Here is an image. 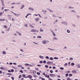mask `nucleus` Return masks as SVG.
<instances>
[{"instance_id": "338daca9", "label": "nucleus", "mask_w": 80, "mask_h": 80, "mask_svg": "<svg viewBox=\"0 0 80 80\" xmlns=\"http://www.w3.org/2000/svg\"><path fill=\"white\" fill-rule=\"evenodd\" d=\"M50 73H53V71L52 70H51L50 71Z\"/></svg>"}, {"instance_id": "e433bc0d", "label": "nucleus", "mask_w": 80, "mask_h": 80, "mask_svg": "<svg viewBox=\"0 0 80 80\" xmlns=\"http://www.w3.org/2000/svg\"><path fill=\"white\" fill-rule=\"evenodd\" d=\"M60 69L63 70H64V68H63L61 67L60 68Z\"/></svg>"}, {"instance_id": "2eb2a0df", "label": "nucleus", "mask_w": 80, "mask_h": 80, "mask_svg": "<svg viewBox=\"0 0 80 80\" xmlns=\"http://www.w3.org/2000/svg\"><path fill=\"white\" fill-rule=\"evenodd\" d=\"M48 49L49 50H52V51H55V49H52L49 48H48Z\"/></svg>"}, {"instance_id": "6e6552de", "label": "nucleus", "mask_w": 80, "mask_h": 80, "mask_svg": "<svg viewBox=\"0 0 80 80\" xmlns=\"http://www.w3.org/2000/svg\"><path fill=\"white\" fill-rule=\"evenodd\" d=\"M28 78H32V76L30 75H29L27 76Z\"/></svg>"}, {"instance_id": "79ce46f5", "label": "nucleus", "mask_w": 80, "mask_h": 80, "mask_svg": "<svg viewBox=\"0 0 80 80\" xmlns=\"http://www.w3.org/2000/svg\"><path fill=\"white\" fill-rule=\"evenodd\" d=\"M71 65L72 66H73V65H75V63H74L73 62H72V63H71Z\"/></svg>"}, {"instance_id": "de8ad7c7", "label": "nucleus", "mask_w": 80, "mask_h": 80, "mask_svg": "<svg viewBox=\"0 0 80 80\" xmlns=\"http://www.w3.org/2000/svg\"><path fill=\"white\" fill-rule=\"evenodd\" d=\"M37 75H40V72H37Z\"/></svg>"}, {"instance_id": "a878e982", "label": "nucleus", "mask_w": 80, "mask_h": 80, "mask_svg": "<svg viewBox=\"0 0 80 80\" xmlns=\"http://www.w3.org/2000/svg\"><path fill=\"white\" fill-rule=\"evenodd\" d=\"M36 73H37V71H34L33 73V74H36Z\"/></svg>"}, {"instance_id": "6ab92c4d", "label": "nucleus", "mask_w": 80, "mask_h": 80, "mask_svg": "<svg viewBox=\"0 0 80 80\" xmlns=\"http://www.w3.org/2000/svg\"><path fill=\"white\" fill-rule=\"evenodd\" d=\"M71 12H73V13H76V12H75V11H74V10H71Z\"/></svg>"}, {"instance_id": "c9c22d12", "label": "nucleus", "mask_w": 80, "mask_h": 80, "mask_svg": "<svg viewBox=\"0 0 80 80\" xmlns=\"http://www.w3.org/2000/svg\"><path fill=\"white\" fill-rule=\"evenodd\" d=\"M18 67H22V65H18Z\"/></svg>"}, {"instance_id": "f8f14e48", "label": "nucleus", "mask_w": 80, "mask_h": 80, "mask_svg": "<svg viewBox=\"0 0 80 80\" xmlns=\"http://www.w3.org/2000/svg\"><path fill=\"white\" fill-rule=\"evenodd\" d=\"M47 64H48V65H51V64H52V62L50 61L48 62H47Z\"/></svg>"}, {"instance_id": "423d86ee", "label": "nucleus", "mask_w": 80, "mask_h": 80, "mask_svg": "<svg viewBox=\"0 0 80 80\" xmlns=\"http://www.w3.org/2000/svg\"><path fill=\"white\" fill-rule=\"evenodd\" d=\"M50 75L51 77H55V74H50Z\"/></svg>"}, {"instance_id": "a211bd4d", "label": "nucleus", "mask_w": 80, "mask_h": 80, "mask_svg": "<svg viewBox=\"0 0 80 80\" xmlns=\"http://www.w3.org/2000/svg\"><path fill=\"white\" fill-rule=\"evenodd\" d=\"M72 72L73 73H77V71L75 70H73L72 71Z\"/></svg>"}, {"instance_id": "2f4dec72", "label": "nucleus", "mask_w": 80, "mask_h": 80, "mask_svg": "<svg viewBox=\"0 0 80 80\" xmlns=\"http://www.w3.org/2000/svg\"><path fill=\"white\" fill-rule=\"evenodd\" d=\"M63 49H67V47L66 46H65L64 48H63Z\"/></svg>"}, {"instance_id": "a19ab883", "label": "nucleus", "mask_w": 80, "mask_h": 80, "mask_svg": "<svg viewBox=\"0 0 80 80\" xmlns=\"http://www.w3.org/2000/svg\"><path fill=\"white\" fill-rule=\"evenodd\" d=\"M67 63H66L64 64V67H67Z\"/></svg>"}, {"instance_id": "09e8293b", "label": "nucleus", "mask_w": 80, "mask_h": 80, "mask_svg": "<svg viewBox=\"0 0 80 80\" xmlns=\"http://www.w3.org/2000/svg\"><path fill=\"white\" fill-rule=\"evenodd\" d=\"M32 15V14L30 13H29L28 14H27V16H28V15Z\"/></svg>"}, {"instance_id": "f704fd0d", "label": "nucleus", "mask_w": 80, "mask_h": 80, "mask_svg": "<svg viewBox=\"0 0 80 80\" xmlns=\"http://www.w3.org/2000/svg\"><path fill=\"white\" fill-rule=\"evenodd\" d=\"M7 74L8 75H10L11 76H12V74L11 73H8Z\"/></svg>"}, {"instance_id": "7c9ffc66", "label": "nucleus", "mask_w": 80, "mask_h": 80, "mask_svg": "<svg viewBox=\"0 0 80 80\" xmlns=\"http://www.w3.org/2000/svg\"><path fill=\"white\" fill-rule=\"evenodd\" d=\"M37 38H42V36H38L37 37Z\"/></svg>"}, {"instance_id": "13d9d810", "label": "nucleus", "mask_w": 80, "mask_h": 80, "mask_svg": "<svg viewBox=\"0 0 80 80\" xmlns=\"http://www.w3.org/2000/svg\"><path fill=\"white\" fill-rule=\"evenodd\" d=\"M30 73H33V71L32 70H29Z\"/></svg>"}, {"instance_id": "c03bdc74", "label": "nucleus", "mask_w": 80, "mask_h": 80, "mask_svg": "<svg viewBox=\"0 0 80 80\" xmlns=\"http://www.w3.org/2000/svg\"><path fill=\"white\" fill-rule=\"evenodd\" d=\"M67 80H71V79H70V78H69V77L67 78Z\"/></svg>"}, {"instance_id": "864d4df0", "label": "nucleus", "mask_w": 80, "mask_h": 80, "mask_svg": "<svg viewBox=\"0 0 80 80\" xmlns=\"http://www.w3.org/2000/svg\"><path fill=\"white\" fill-rule=\"evenodd\" d=\"M22 76V75H20L19 76V78H21Z\"/></svg>"}, {"instance_id": "b1692460", "label": "nucleus", "mask_w": 80, "mask_h": 80, "mask_svg": "<svg viewBox=\"0 0 80 80\" xmlns=\"http://www.w3.org/2000/svg\"><path fill=\"white\" fill-rule=\"evenodd\" d=\"M52 33H53V37H56V34H55V32H53Z\"/></svg>"}, {"instance_id": "9b49d317", "label": "nucleus", "mask_w": 80, "mask_h": 80, "mask_svg": "<svg viewBox=\"0 0 80 80\" xmlns=\"http://www.w3.org/2000/svg\"><path fill=\"white\" fill-rule=\"evenodd\" d=\"M39 57L40 58H41V59H43L44 58L43 56H42L41 55H39Z\"/></svg>"}, {"instance_id": "4c0bfd02", "label": "nucleus", "mask_w": 80, "mask_h": 80, "mask_svg": "<svg viewBox=\"0 0 80 80\" xmlns=\"http://www.w3.org/2000/svg\"><path fill=\"white\" fill-rule=\"evenodd\" d=\"M12 22H15V18H12Z\"/></svg>"}, {"instance_id": "e2e57ef3", "label": "nucleus", "mask_w": 80, "mask_h": 80, "mask_svg": "<svg viewBox=\"0 0 80 80\" xmlns=\"http://www.w3.org/2000/svg\"><path fill=\"white\" fill-rule=\"evenodd\" d=\"M46 58H47V59H48V58H49V57H48V56H46Z\"/></svg>"}, {"instance_id": "1a4fd4ad", "label": "nucleus", "mask_w": 80, "mask_h": 80, "mask_svg": "<svg viewBox=\"0 0 80 80\" xmlns=\"http://www.w3.org/2000/svg\"><path fill=\"white\" fill-rule=\"evenodd\" d=\"M35 29H32L31 30V32H35Z\"/></svg>"}, {"instance_id": "bf43d9fd", "label": "nucleus", "mask_w": 80, "mask_h": 80, "mask_svg": "<svg viewBox=\"0 0 80 80\" xmlns=\"http://www.w3.org/2000/svg\"><path fill=\"white\" fill-rule=\"evenodd\" d=\"M45 67H46V68H48V66L46 65H45Z\"/></svg>"}, {"instance_id": "72a5a7b5", "label": "nucleus", "mask_w": 80, "mask_h": 80, "mask_svg": "<svg viewBox=\"0 0 80 80\" xmlns=\"http://www.w3.org/2000/svg\"><path fill=\"white\" fill-rule=\"evenodd\" d=\"M19 55L20 56H22V55L23 57H25V55H24V54H22L20 53L19 54Z\"/></svg>"}, {"instance_id": "8fccbe9b", "label": "nucleus", "mask_w": 80, "mask_h": 80, "mask_svg": "<svg viewBox=\"0 0 80 80\" xmlns=\"http://www.w3.org/2000/svg\"><path fill=\"white\" fill-rule=\"evenodd\" d=\"M20 72L21 73H23V71L21 70L20 71Z\"/></svg>"}, {"instance_id": "5701e85b", "label": "nucleus", "mask_w": 80, "mask_h": 80, "mask_svg": "<svg viewBox=\"0 0 80 80\" xmlns=\"http://www.w3.org/2000/svg\"><path fill=\"white\" fill-rule=\"evenodd\" d=\"M29 27H31L32 28H34V27H33V26L32 25V24H30L29 25Z\"/></svg>"}, {"instance_id": "bb28decb", "label": "nucleus", "mask_w": 80, "mask_h": 80, "mask_svg": "<svg viewBox=\"0 0 80 80\" xmlns=\"http://www.w3.org/2000/svg\"><path fill=\"white\" fill-rule=\"evenodd\" d=\"M1 70H5V68H4V67H1Z\"/></svg>"}, {"instance_id": "f3484780", "label": "nucleus", "mask_w": 80, "mask_h": 80, "mask_svg": "<svg viewBox=\"0 0 80 80\" xmlns=\"http://www.w3.org/2000/svg\"><path fill=\"white\" fill-rule=\"evenodd\" d=\"M0 22H5V19H0Z\"/></svg>"}, {"instance_id": "5fc2aeb1", "label": "nucleus", "mask_w": 80, "mask_h": 80, "mask_svg": "<svg viewBox=\"0 0 80 80\" xmlns=\"http://www.w3.org/2000/svg\"><path fill=\"white\" fill-rule=\"evenodd\" d=\"M69 77H72V74H70L69 75Z\"/></svg>"}, {"instance_id": "052dcab7", "label": "nucleus", "mask_w": 80, "mask_h": 80, "mask_svg": "<svg viewBox=\"0 0 80 80\" xmlns=\"http://www.w3.org/2000/svg\"><path fill=\"white\" fill-rule=\"evenodd\" d=\"M49 10L50 12H53V11L52 10L49 9Z\"/></svg>"}, {"instance_id": "37998d69", "label": "nucleus", "mask_w": 80, "mask_h": 80, "mask_svg": "<svg viewBox=\"0 0 80 80\" xmlns=\"http://www.w3.org/2000/svg\"><path fill=\"white\" fill-rule=\"evenodd\" d=\"M33 44H35V45H38V43H37L35 42H33Z\"/></svg>"}, {"instance_id": "7ed1b4c3", "label": "nucleus", "mask_w": 80, "mask_h": 80, "mask_svg": "<svg viewBox=\"0 0 80 80\" xmlns=\"http://www.w3.org/2000/svg\"><path fill=\"white\" fill-rule=\"evenodd\" d=\"M2 6H4V2H3V0H0Z\"/></svg>"}, {"instance_id": "cd10ccee", "label": "nucleus", "mask_w": 80, "mask_h": 80, "mask_svg": "<svg viewBox=\"0 0 80 80\" xmlns=\"http://www.w3.org/2000/svg\"><path fill=\"white\" fill-rule=\"evenodd\" d=\"M3 27H4V28H8L7 26L6 25L4 26Z\"/></svg>"}, {"instance_id": "4d7b16f0", "label": "nucleus", "mask_w": 80, "mask_h": 80, "mask_svg": "<svg viewBox=\"0 0 80 80\" xmlns=\"http://www.w3.org/2000/svg\"><path fill=\"white\" fill-rule=\"evenodd\" d=\"M68 8H69V9H72V8H72L71 7H68Z\"/></svg>"}, {"instance_id": "aec40b11", "label": "nucleus", "mask_w": 80, "mask_h": 80, "mask_svg": "<svg viewBox=\"0 0 80 80\" xmlns=\"http://www.w3.org/2000/svg\"><path fill=\"white\" fill-rule=\"evenodd\" d=\"M5 12H7V11H10V9H4Z\"/></svg>"}, {"instance_id": "dca6fc26", "label": "nucleus", "mask_w": 80, "mask_h": 80, "mask_svg": "<svg viewBox=\"0 0 80 80\" xmlns=\"http://www.w3.org/2000/svg\"><path fill=\"white\" fill-rule=\"evenodd\" d=\"M29 10H32V11H33V10H34V9H33V8H29Z\"/></svg>"}, {"instance_id": "0e129e2a", "label": "nucleus", "mask_w": 80, "mask_h": 80, "mask_svg": "<svg viewBox=\"0 0 80 80\" xmlns=\"http://www.w3.org/2000/svg\"><path fill=\"white\" fill-rule=\"evenodd\" d=\"M11 72H14V70L13 69H12L11 70Z\"/></svg>"}, {"instance_id": "680f3d73", "label": "nucleus", "mask_w": 80, "mask_h": 80, "mask_svg": "<svg viewBox=\"0 0 80 80\" xmlns=\"http://www.w3.org/2000/svg\"><path fill=\"white\" fill-rule=\"evenodd\" d=\"M28 65H29V64H28V63H25V65L26 66H28Z\"/></svg>"}, {"instance_id": "6e6d98bb", "label": "nucleus", "mask_w": 80, "mask_h": 80, "mask_svg": "<svg viewBox=\"0 0 80 80\" xmlns=\"http://www.w3.org/2000/svg\"><path fill=\"white\" fill-rule=\"evenodd\" d=\"M7 31H8V32H9V31H10V28L7 30Z\"/></svg>"}, {"instance_id": "58836bf2", "label": "nucleus", "mask_w": 80, "mask_h": 80, "mask_svg": "<svg viewBox=\"0 0 80 80\" xmlns=\"http://www.w3.org/2000/svg\"><path fill=\"white\" fill-rule=\"evenodd\" d=\"M20 51H21V52H24L23 50L22 49H20Z\"/></svg>"}, {"instance_id": "49530a36", "label": "nucleus", "mask_w": 80, "mask_h": 80, "mask_svg": "<svg viewBox=\"0 0 80 80\" xmlns=\"http://www.w3.org/2000/svg\"><path fill=\"white\" fill-rule=\"evenodd\" d=\"M24 27H28V25L25 24L24 25Z\"/></svg>"}, {"instance_id": "20e7f679", "label": "nucleus", "mask_w": 80, "mask_h": 80, "mask_svg": "<svg viewBox=\"0 0 80 80\" xmlns=\"http://www.w3.org/2000/svg\"><path fill=\"white\" fill-rule=\"evenodd\" d=\"M42 42L43 44H46V43H47V41H46L45 40L42 41Z\"/></svg>"}, {"instance_id": "0eeeda50", "label": "nucleus", "mask_w": 80, "mask_h": 80, "mask_svg": "<svg viewBox=\"0 0 80 80\" xmlns=\"http://www.w3.org/2000/svg\"><path fill=\"white\" fill-rule=\"evenodd\" d=\"M2 54L3 55H6L7 54V52L4 51H2Z\"/></svg>"}, {"instance_id": "69168bd1", "label": "nucleus", "mask_w": 80, "mask_h": 80, "mask_svg": "<svg viewBox=\"0 0 80 80\" xmlns=\"http://www.w3.org/2000/svg\"><path fill=\"white\" fill-rule=\"evenodd\" d=\"M39 63H43V61H41L39 62Z\"/></svg>"}, {"instance_id": "3c124183", "label": "nucleus", "mask_w": 80, "mask_h": 80, "mask_svg": "<svg viewBox=\"0 0 80 80\" xmlns=\"http://www.w3.org/2000/svg\"><path fill=\"white\" fill-rule=\"evenodd\" d=\"M38 15H39V17H40V18H42V16H41L40 14H38Z\"/></svg>"}, {"instance_id": "4468645a", "label": "nucleus", "mask_w": 80, "mask_h": 80, "mask_svg": "<svg viewBox=\"0 0 80 80\" xmlns=\"http://www.w3.org/2000/svg\"><path fill=\"white\" fill-rule=\"evenodd\" d=\"M40 31L41 32H44V30L42 29V28H40Z\"/></svg>"}, {"instance_id": "9d476101", "label": "nucleus", "mask_w": 80, "mask_h": 80, "mask_svg": "<svg viewBox=\"0 0 80 80\" xmlns=\"http://www.w3.org/2000/svg\"><path fill=\"white\" fill-rule=\"evenodd\" d=\"M35 20L36 22H38V20H39V18H35Z\"/></svg>"}, {"instance_id": "ddd939ff", "label": "nucleus", "mask_w": 80, "mask_h": 80, "mask_svg": "<svg viewBox=\"0 0 80 80\" xmlns=\"http://www.w3.org/2000/svg\"><path fill=\"white\" fill-rule=\"evenodd\" d=\"M45 77H47V78H49V77H50V76H49V75H47V74H46L45 75Z\"/></svg>"}, {"instance_id": "412c9836", "label": "nucleus", "mask_w": 80, "mask_h": 80, "mask_svg": "<svg viewBox=\"0 0 80 80\" xmlns=\"http://www.w3.org/2000/svg\"><path fill=\"white\" fill-rule=\"evenodd\" d=\"M53 40H58V39L56 37H54L53 38Z\"/></svg>"}, {"instance_id": "f03ea898", "label": "nucleus", "mask_w": 80, "mask_h": 80, "mask_svg": "<svg viewBox=\"0 0 80 80\" xmlns=\"http://www.w3.org/2000/svg\"><path fill=\"white\" fill-rule=\"evenodd\" d=\"M13 13L14 14L16 17H18V16H20V14H17V13H15L14 12H13Z\"/></svg>"}, {"instance_id": "774afa93", "label": "nucleus", "mask_w": 80, "mask_h": 80, "mask_svg": "<svg viewBox=\"0 0 80 80\" xmlns=\"http://www.w3.org/2000/svg\"><path fill=\"white\" fill-rule=\"evenodd\" d=\"M35 69L36 70L38 71V68H35Z\"/></svg>"}, {"instance_id": "473e14b6", "label": "nucleus", "mask_w": 80, "mask_h": 80, "mask_svg": "<svg viewBox=\"0 0 80 80\" xmlns=\"http://www.w3.org/2000/svg\"><path fill=\"white\" fill-rule=\"evenodd\" d=\"M24 7H25V6L24 5H23V6H22V7L21 8V9H23V8H24Z\"/></svg>"}, {"instance_id": "39448f33", "label": "nucleus", "mask_w": 80, "mask_h": 80, "mask_svg": "<svg viewBox=\"0 0 80 80\" xmlns=\"http://www.w3.org/2000/svg\"><path fill=\"white\" fill-rule=\"evenodd\" d=\"M76 67L77 68H80V65L79 64H77L76 65Z\"/></svg>"}, {"instance_id": "ea45409f", "label": "nucleus", "mask_w": 80, "mask_h": 80, "mask_svg": "<svg viewBox=\"0 0 80 80\" xmlns=\"http://www.w3.org/2000/svg\"><path fill=\"white\" fill-rule=\"evenodd\" d=\"M21 4V2H17L16 3V5H20Z\"/></svg>"}, {"instance_id": "603ef678", "label": "nucleus", "mask_w": 80, "mask_h": 80, "mask_svg": "<svg viewBox=\"0 0 80 80\" xmlns=\"http://www.w3.org/2000/svg\"><path fill=\"white\" fill-rule=\"evenodd\" d=\"M39 31L38 30H36L35 29V32H38Z\"/></svg>"}, {"instance_id": "c85d7f7f", "label": "nucleus", "mask_w": 80, "mask_h": 80, "mask_svg": "<svg viewBox=\"0 0 80 80\" xmlns=\"http://www.w3.org/2000/svg\"><path fill=\"white\" fill-rule=\"evenodd\" d=\"M69 60H70L71 61H72V60H73V58H69Z\"/></svg>"}, {"instance_id": "f257e3e1", "label": "nucleus", "mask_w": 80, "mask_h": 80, "mask_svg": "<svg viewBox=\"0 0 80 80\" xmlns=\"http://www.w3.org/2000/svg\"><path fill=\"white\" fill-rule=\"evenodd\" d=\"M61 23L62 25H67V22H66L62 21L61 22Z\"/></svg>"}, {"instance_id": "a18cd8bd", "label": "nucleus", "mask_w": 80, "mask_h": 80, "mask_svg": "<svg viewBox=\"0 0 80 80\" xmlns=\"http://www.w3.org/2000/svg\"><path fill=\"white\" fill-rule=\"evenodd\" d=\"M67 32L68 33H70V30H67Z\"/></svg>"}, {"instance_id": "4be33fe9", "label": "nucleus", "mask_w": 80, "mask_h": 80, "mask_svg": "<svg viewBox=\"0 0 80 80\" xmlns=\"http://www.w3.org/2000/svg\"><path fill=\"white\" fill-rule=\"evenodd\" d=\"M54 59V58H53L52 57H50L49 60H53Z\"/></svg>"}, {"instance_id": "393cba45", "label": "nucleus", "mask_w": 80, "mask_h": 80, "mask_svg": "<svg viewBox=\"0 0 80 80\" xmlns=\"http://www.w3.org/2000/svg\"><path fill=\"white\" fill-rule=\"evenodd\" d=\"M54 59H55V60H58V58L57 57H55L54 58Z\"/></svg>"}, {"instance_id": "c756f323", "label": "nucleus", "mask_w": 80, "mask_h": 80, "mask_svg": "<svg viewBox=\"0 0 80 80\" xmlns=\"http://www.w3.org/2000/svg\"><path fill=\"white\" fill-rule=\"evenodd\" d=\"M3 12H0V16H2V15H3Z\"/></svg>"}]
</instances>
